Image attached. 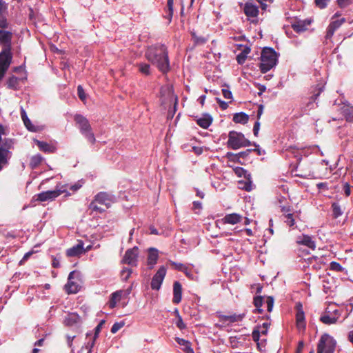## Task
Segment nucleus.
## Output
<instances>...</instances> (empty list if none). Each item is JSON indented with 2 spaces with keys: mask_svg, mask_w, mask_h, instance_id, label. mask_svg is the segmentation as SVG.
Listing matches in <instances>:
<instances>
[{
  "mask_svg": "<svg viewBox=\"0 0 353 353\" xmlns=\"http://www.w3.org/2000/svg\"><path fill=\"white\" fill-rule=\"evenodd\" d=\"M168 52L164 45L157 44L149 47L145 57L148 61L156 65L163 73H166L170 70Z\"/></svg>",
  "mask_w": 353,
  "mask_h": 353,
  "instance_id": "f257e3e1",
  "label": "nucleus"
},
{
  "mask_svg": "<svg viewBox=\"0 0 353 353\" xmlns=\"http://www.w3.org/2000/svg\"><path fill=\"white\" fill-rule=\"evenodd\" d=\"M278 61V55L275 50L271 48H265L262 50L259 68L261 72L265 73L276 66Z\"/></svg>",
  "mask_w": 353,
  "mask_h": 353,
  "instance_id": "f03ea898",
  "label": "nucleus"
},
{
  "mask_svg": "<svg viewBox=\"0 0 353 353\" xmlns=\"http://www.w3.org/2000/svg\"><path fill=\"white\" fill-rule=\"evenodd\" d=\"M68 185H57L56 188L53 190L44 191L41 193L36 194V200L44 202V201H52L56 198L60 196L63 193H65V196L70 195V193L67 191Z\"/></svg>",
  "mask_w": 353,
  "mask_h": 353,
  "instance_id": "7ed1b4c3",
  "label": "nucleus"
},
{
  "mask_svg": "<svg viewBox=\"0 0 353 353\" xmlns=\"http://www.w3.org/2000/svg\"><path fill=\"white\" fill-rule=\"evenodd\" d=\"M336 347V341L325 333L319 340L316 353H334ZM310 353H314V350H311Z\"/></svg>",
  "mask_w": 353,
  "mask_h": 353,
  "instance_id": "20e7f679",
  "label": "nucleus"
},
{
  "mask_svg": "<svg viewBox=\"0 0 353 353\" xmlns=\"http://www.w3.org/2000/svg\"><path fill=\"white\" fill-rule=\"evenodd\" d=\"M74 121L81 133L85 137L88 141L92 144L94 143L96 139L88 120L81 114H76L74 116Z\"/></svg>",
  "mask_w": 353,
  "mask_h": 353,
  "instance_id": "39448f33",
  "label": "nucleus"
},
{
  "mask_svg": "<svg viewBox=\"0 0 353 353\" xmlns=\"http://www.w3.org/2000/svg\"><path fill=\"white\" fill-rule=\"evenodd\" d=\"M82 283L81 273L75 270L72 271L65 285V290L68 294H76L80 290Z\"/></svg>",
  "mask_w": 353,
  "mask_h": 353,
  "instance_id": "423d86ee",
  "label": "nucleus"
},
{
  "mask_svg": "<svg viewBox=\"0 0 353 353\" xmlns=\"http://www.w3.org/2000/svg\"><path fill=\"white\" fill-rule=\"evenodd\" d=\"M13 142L10 139H3L0 137V170L6 166L11 158Z\"/></svg>",
  "mask_w": 353,
  "mask_h": 353,
  "instance_id": "0eeeda50",
  "label": "nucleus"
},
{
  "mask_svg": "<svg viewBox=\"0 0 353 353\" xmlns=\"http://www.w3.org/2000/svg\"><path fill=\"white\" fill-rule=\"evenodd\" d=\"M249 145H250V141L245 139L242 133L234 131L230 132L228 140V146L230 148L237 150Z\"/></svg>",
  "mask_w": 353,
  "mask_h": 353,
  "instance_id": "6e6552de",
  "label": "nucleus"
},
{
  "mask_svg": "<svg viewBox=\"0 0 353 353\" xmlns=\"http://www.w3.org/2000/svg\"><path fill=\"white\" fill-rule=\"evenodd\" d=\"M11 49L6 48L0 52V81L3 78L12 63V53Z\"/></svg>",
  "mask_w": 353,
  "mask_h": 353,
  "instance_id": "1a4fd4ad",
  "label": "nucleus"
},
{
  "mask_svg": "<svg viewBox=\"0 0 353 353\" xmlns=\"http://www.w3.org/2000/svg\"><path fill=\"white\" fill-rule=\"evenodd\" d=\"M234 172L238 176H244L247 179V181H239V184L243 185L241 188L242 189L245 190L246 191H251L253 188V184L252 181L250 180V174L248 173L243 168L240 167L236 168L234 169Z\"/></svg>",
  "mask_w": 353,
  "mask_h": 353,
  "instance_id": "9d476101",
  "label": "nucleus"
},
{
  "mask_svg": "<svg viewBox=\"0 0 353 353\" xmlns=\"http://www.w3.org/2000/svg\"><path fill=\"white\" fill-rule=\"evenodd\" d=\"M167 270L164 266H161L156 274L153 276L151 281V288L154 290H159L164 280Z\"/></svg>",
  "mask_w": 353,
  "mask_h": 353,
  "instance_id": "9b49d317",
  "label": "nucleus"
},
{
  "mask_svg": "<svg viewBox=\"0 0 353 353\" xmlns=\"http://www.w3.org/2000/svg\"><path fill=\"white\" fill-rule=\"evenodd\" d=\"M138 254L139 250L137 247H134L132 249H129L125 252L122 261L124 263L130 265H136Z\"/></svg>",
  "mask_w": 353,
  "mask_h": 353,
  "instance_id": "f8f14e48",
  "label": "nucleus"
},
{
  "mask_svg": "<svg viewBox=\"0 0 353 353\" xmlns=\"http://www.w3.org/2000/svg\"><path fill=\"white\" fill-rule=\"evenodd\" d=\"M12 33L10 31L0 29V47L12 48Z\"/></svg>",
  "mask_w": 353,
  "mask_h": 353,
  "instance_id": "ddd939ff",
  "label": "nucleus"
},
{
  "mask_svg": "<svg viewBox=\"0 0 353 353\" xmlns=\"http://www.w3.org/2000/svg\"><path fill=\"white\" fill-rule=\"evenodd\" d=\"M85 254L84 243L82 241H79L78 243L66 250V254L70 257L80 256Z\"/></svg>",
  "mask_w": 353,
  "mask_h": 353,
  "instance_id": "4468645a",
  "label": "nucleus"
},
{
  "mask_svg": "<svg viewBox=\"0 0 353 353\" xmlns=\"http://www.w3.org/2000/svg\"><path fill=\"white\" fill-rule=\"evenodd\" d=\"M296 243L299 245H305L312 250H314L316 248V243L308 235L303 234L297 236Z\"/></svg>",
  "mask_w": 353,
  "mask_h": 353,
  "instance_id": "2eb2a0df",
  "label": "nucleus"
},
{
  "mask_svg": "<svg viewBox=\"0 0 353 353\" xmlns=\"http://www.w3.org/2000/svg\"><path fill=\"white\" fill-rule=\"evenodd\" d=\"M159 259V251L157 249L150 248L148 249V256L147 259V263L149 269H152L157 264Z\"/></svg>",
  "mask_w": 353,
  "mask_h": 353,
  "instance_id": "dca6fc26",
  "label": "nucleus"
},
{
  "mask_svg": "<svg viewBox=\"0 0 353 353\" xmlns=\"http://www.w3.org/2000/svg\"><path fill=\"white\" fill-rule=\"evenodd\" d=\"M243 12L249 18L256 17L259 14V8L252 2H247L243 6Z\"/></svg>",
  "mask_w": 353,
  "mask_h": 353,
  "instance_id": "f3484780",
  "label": "nucleus"
},
{
  "mask_svg": "<svg viewBox=\"0 0 353 353\" xmlns=\"http://www.w3.org/2000/svg\"><path fill=\"white\" fill-rule=\"evenodd\" d=\"M334 314H329V312L321 316V321L327 325L336 323L339 318L340 313L338 310L334 311Z\"/></svg>",
  "mask_w": 353,
  "mask_h": 353,
  "instance_id": "a211bd4d",
  "label": "nucleus"
},
{
  "mask_svg": "<svg viewBox=\"0 0 353 353\" xmlns=\"http://www.w3.org/2000/svg\"><path fill=\"white\" fill-rule=\"evenodd\" d=\"M95 201L108 208L113 201V197L106 192H100L96 195Z\"/></svg>",
  "mask_w": 353,
  "mask_h": 353,
  "instance_id": "6ab92c4d",
  "label": "nucleus"
},
{
  "mask_svg": "<svg viewBox=\"0 0 353 353\" xmlns=\"http://www.w3.org/2000/svg\"><path fill=\"white\" fill-rule=\"evenodd\" d=\"M311 22L310 19L299 20L294 22L292 27L295 32H301L307 30Z\"/></svg>",
  "mask_w": 353,
  "mask_h": 353,
  "instance_id": "aec40b11",
  "label": "nucleus"
},
{
  "mask_svg": "<svg viewBox=\"0 0 353 353\" xmlns=\"http://www.w3.org/2000/svg\"><path fill=\"white\" fill-rule=\"evenodd\" d=\"M243 217L237 213H232L226 214L223 219V223L227 224L234 225L241 221Z\"/></svg>",
  "mask_w": 353,
  "mask_h": 353,
  "instance_id": "412c9836",
  "label": "nucleus"
},
{
  "mask_svg": "<svg viewBox=\"0 0 353 353\" xmlns=\"http://www.w3.org/2000/svg\"><path fill=\"white\" fill-rule=\"evenodd\" d=\"M182 286L179 281H175L173 285V299L175 304H178L181 301Z\"/></svg>",
  "mask_w": 353,
  "mask_h": 353,
  "instance_id": "4be33fe9",
  "label": "nucleus"
},
{
  "mask_svg": "<svg viewBox=\"0 0 353 353\" xmlns=\"http://www.w3.org/2000/svg\"><path fill=\"white\" fill-rule=\"evenodd\" d=\"M245 316V314H233L231 315H221L220 316V319L222 322H228V323H236L241 321Z\"/></svg>",
  "mask_w": 353,
  "mask_h": 353,
  "instance_id": "5701e85b",
  "label": "nucleus"
},
{
  "mask_svg": "<svg viewBox=\"0 0 353 353\" xmlns=\"http://www.w3.org/2000/svg\"><path fill=\"white\" fill-rule=\"evenodd\" d=\"M7 10V5L3 0H0V28H6L8 27L6 12Z\"/></svg>",
  "mask_w": 353,
  "mask_h": 353,
  "instance_id": "b1692460",
  "label": "nucleus"
},
{
  "mask_svg": "<svg viewBox=\"0 0 353 353\" xmlns=\"http://www.w3.org/2000/svg\"><path fill=\"white\" fill-rule=\"evenodd\" d=\"M296 327L299 331H303L305 328V314L302 309H298L296 316Z\"/></svg>",
  "mask_w": 353,
  "mask_h": 353,
  "instance_id": "393cba45",
  "label": "nucleus"
},
{
  "mask_svg": "<svg viewBox=\"0 0 353 353\" xmlns=\"http://www.w3.org/2000/svg\"><path fill=\"white\" fill-rule=\"evenodd\" d=\"M212 122V118L210 114H205L201 117L196 119L197 124L204 128H208Z\"/></svg>",
  "mask_w": 353,
  "mask_h": 353,
  "instance_id": "a878e982",
  "label": "nucleus"
},
{
  "mask_svg": "<svg viewBox=\"0 0 353 353\" xmlns=\"http://www.w3.org/2000/svg\"><path fill=\"white\" fill-rule=\"evenodd\" d=\"M80 320L79 316L77 313H69L64 319V323L68 326H72Z\"/></svg>",
  "mask_w": 353,
  "mask_h": 353,
  "instance_id": "bb28decb",
  "label": "nucleus"
},
{
  "mask_svg": "<svg viewBox=\"0 0 353 353\" xmlns=\"http://www.w3.org/2000/svg\"><path fill=\"white\" fill-rule=\"evenodd\" d=\"M176 341L185 353H194V350L191 347V343L190 341L179 337L176 338Z\"/></svg>",
  "mask_w": 353,
  "mask_h": 353,
  "instance_id": "cd10ccee",
  "label": "nucleus"
},
{
  "mask_svg": "<svg viewBox=\"0 0 353 353\" xmlns=\"http://www.w3.org/2000/svg\"><path fill=\"white\" fill-rule=\"evenodd\" d=\"M35 142L39 148L43 152L53 153L56 150V148L54 145H50L46 142L38 140H37Z\"/></svg>",
  "mask_w": 353,
  "mask_h": 353,
  "instance_id": "c85d7f7f",
  "label": "nucleus"
},
{
  "mask_svg": "<svg viewBox=\"0 0 353 353\" xmlns=\"http://www.w3.org/2000/svg\"><path fill=\"white\" fill-rule=\"evenodd\" d=\"M123 291L122 290H118L114 292H113L111 294L110 301H109V307L112 309L115 307L117 303L121 300L122 296Z\"/></svg>",
  "mask_w": 353,
  "mask_h": 353,
  "instance_id": "c756f323",
  "label": "nucleus"
},
{
  "mask_svg": "<svg viewBox=\"0 0 353 353\" xmlns=\"http://www.w3.org/2000/svg\"><path fill=\"white\" fill-rule=\"evenodd\" d=\"M268 333V329L263 328L262 327H258L257 329H254L252 332V339L253 340L257 343V345L259 347L261 344L259 343L260 339V334H262L263 335H266Z\"/></svg>",
  "mask_w": 353,
  "mask_h": 353,
  "instance_id": "7c9ffc66",
  "label": "nucleus"
},
{
  "mask_svg": "<svg viewBox=\"0 0 353 353\" xmlns=\"http://www.w3.org/2000/svg\"><path fill=\"white\" fill-rule=\"evenodd\" d=\"M343 114L347 121L353 122V106L345 105L343 108Z\"/></svg>",
  "mask_w": 353,
  "mask_h": 353,
  "instance_id": "2f4dec72",
  "label": "nucleus"
},
{
  "mask_svg": "<svg viewBox=\"0 0 353 353\" xmlns=\"http://www.w3.org/2000/svg\"><path fill=\"white\" fill-rule=\"evenodd\" d=\"M248 115L244 112L236 113L233 117V121L236 123L245 124L248 121Z\"/></svg>",
  "mask_w": 353,
  "mask_h": 353,
  "instance_id": "473e14b6",
  "label": "nucleus"
},
{
  "mask_svg": "<svg viewBox=\"0 0 353 353\" xmlns=\"http://www.w3.org/2000/svg\"><path fill=\"white\" fill-rule=\"evenodd\" d=\"M21 115L26 127L30 131H34V127L32 126L30 120L28 119L26 112L23 108H21Z\"/></svg>",
  "mask_w": 353,
  "mask_h": 353,
  "instance_id": "72a5a7b5",
  "label": "nucleus"
},
{
  "mask_svg": "<svg viewBox=\"0 0 353 353\" xmlns=\"http://www.w3.org/2000/svg\"><path fill=\"white\" fill-rule=\"evenodd\" d=\"M19 84V78L15 76L10 77L7 81L8 88L13 90H17Z\"/></svg>",
  "mask_w": 353,
  "mask_h": 353,
  "instance_id": "f704fd0d",
  "label": "nucleus"
},
{
  "mask_svg": "<svg viewBox=\"0 0 353 353\" xmlns=\"http://www.w3.org/2000/svg\"><path fill=\"white\" fill-rule=\"evenodd\" d=\"M249 52H250V49L246 48L236 56V61L239 64H243L245 63V61L247 59V56Z\"/></svg>",
  "mask_w": 353,
  "mask_h": 353,
  "instance_id": "c9c22d12",
  "label": "nucleus"
},
{
  "mask_svg": "<svg viewBox=\"0 0 353 353\" xmlns=\"http://www.w3.org/2000/svg\"><path fill=\"white\" fill-rule=\"evenodd\" d=\"M139 70L140 72L145 75H149L150 74V66L148 63H140L138 64Z\"/></svg>",
  "mask_w": 353,
  "mask_h": 353,
  "instance_id": "e433bc0d",
  "label": "nucleus"
},
{
  "mask_svg": "<svg viewBox=\"0 0 353 353\" xmlns=\"http://www.w3.org/2000/svg\"><path fill=\"white\" fill-rule=\"evenodd\" d=\"M346 21L345 18H341L339 19L334 20L332 19V22L330 23L329 26L334 30H336L338 28L341 27V26Z\"/></svg>",
  "mask_w": 353,
  "mask_h": 353,
  "instance_id": "4c0bfd02",
  "label": "nucleus"
},
{
  "mask_svg": "<svg viewBox=\"0 0 353 353\" xmlns=\"http://www.w3.org/2000/svg\"><path fill=\"white\" fill-rule=\"evenodd\" d=\"M43 157L40 154H36L31 158L30 165L32 168H37L42 161Z\"/></svg>",
  "mask_w": 353,
  "mask_h": 353,
  "instance_id": "58836bf2",
  "label": "nucleus"
},
{
  "mask_svg": "<svg viewBox=\"0 0 353 353\" xmlns=\"http://www.w3.org/2000/svg\"><path fill=\"white\" fill-rule=\"evenodd\" d=\"M192 37L196 45H203L208 40L207 38L204 37L197 36L195 32H192Z\"/></svg>",
  "mask_w": 353,
  "mask_h": 353,
  "instance_id": "ea45409f",
  "label": "nucleus"
},
{
  "mask_svg": "<svg viewBox=\"0 0 353 353\" xmlns=\"http://www.w3.org/2000/svg\"><path fill=\"white\" fill-rule=\"evenodd\" d=\"M332 207L334 218H338L343 214L341 206L338 203H334Z\"/></svg>",
  "mask_w": 353,
  "mask_h": 353,
  "instance_id": "a19ab883",
  "label": "nucleus"
},
{
  "mask_svg": "<svg viewBox=\"0 0 353 353\" xmlns=\"http://www.w3.org/2000/svg\"><path fill=\"white\" fill-rule=\"evenodd\" d=\"M254 304L256 307V310L259 312H262V309L261 307H262L263 304V299L262 296H256L254 299Z\"/></svg>",
  "mask_w": 353,
  "mask_h": 353,
  "instance_id": "79ce46f5",
  "label": "nucleus"
},
{
  "mask_svg": "<svg viewBox=\"0 0 353 353\" xmlns=\"http://www.w3.org/2000/svg\"><path fill=\"white\" fill-rule=\"evenodd\" d=\"M132 274V270L128 268H124L121 272V279L127 281Z\"/></svg>",
  "mask_w": 353,
  "mask_h": 353,
  "instance_id": "37998d69",
  "label": "nucleus"
},
{
  "mask_svg": "<svg viewBox=\"0 0 353 353\" xmlns=\"http://www.w3.org/2000/svg\"><path fill=\"white\" fill-rule=\"evenodd\" d=\"M284 218H285V222L286 223V224L288 226H290V227L294 226V225L295 224V221H294V219L293 218V214H292L288 213L287 214L284 215Z\"/></svg>",
  "mask_w": 353,
  "mask_h": 353,
  "instance_id": "c03bdc74",
  "label": "nucleus"
},
{
  "mask_svg": "<svg viewBox=\"0 0 353 353\" xmlns=\"http://www.w3.org/2000/svg\"><path fill=\"white\" fill-rule=\"evenodd\" d=\"M92 336L90 340L87 343L86 347L88 349V353H90L92 351V347H94L95 344V341L97 338H94V336H92V334H87V337L89 336Z\"/></svg>",
  "mask_w": 353,
  "mask_h": 353,
  "instance_id": "a18cd8bd",
  "label": "nucleus"
},
{
  "mask_svg": "<svg viewBox=\"0 0 353 353\" xmlns=\"http://www.w3.org/2000/svg\"><path fill=\"white\" fill-rule=\"evenodd\" d=\"M125 325L123 321L116 322L113 324L111 328V332L115 334L121 328H122Z\"/></svg>",
  "mask_w": 353,
  "mask_h": 353,
  "instance_id": "49530a36",
  "label": "nucleus"
},
{
  "mask_svg": "<svg viewBox=\"0 0 353 353\" xmlns=\"http://www.w3.org/2000/svg\"><path fill=\"white\" fill-rule=\"evenodd\" d=\"M265 304L267 307V310L270 312L272 310L274 306V299L272 296H268L266 298Z\"/></svg>",
  "mask_w": 353,
  "mask_h": 353,
  "instance_id": "de8ad7c7",
  "label": "nucleus"
},
{
  "mask_svg": "<svg viewBox=\"0 0 353 353\" xmlns=\"http://www.w3.org/2000/svg\"><path fill=\"white\" fill-rule=\"evenodd\" d=\"M175 325L181 330H183L186 328V325L185 323H184L181 316H179V317L176 319L175 321Z\"/></svg>",
  "mask_w": 353,
  "mask_h": 353,
  "instance_id": "09e8293b",
  "label": "nucleus"
},
{
  "mask_svg": "<svg viewBox=\"0 0 353 353\" xmlns=\"http://www.w3.org/2000/svg\"><path fill=\"white\" fill-rule=\"evenodd\" d=\"M82 185H83V182L81 181H79L76 182L74 184L71 185L69 187V189L70 190H72L73 192H75L77 190H79L82 187Z\"/></svg>",
  "mask_w": 353,
  "mask_h": 353,
  "instance_id": "8fccbe9b",
  "label": "nucleus"
},
{
  "mask_svg": "<svg viewBox=\"0 0 353 353\" xmlns=\"http://www.w3.org/2000/svg\"><path fill=\"white\" fill-rule=\"evenodd\" d=\"M105 323V321L102 320L101 322L97 325V326L94 329V334L93 336H94V338H98L99 334L101 332V330L102 328L103 325Z\"/></svg>",
  "mask_w": 353,
  "mask_h": 353,
  "instance_id": "3c124183",
  "label": "nucleus"
},
{
  "mask_svg": "<svg viewBox=\"0 0 353 353\" xmlns=\"http://www.w3.org/2000/svg\"><path fill=\"white\" fill-rule=\"evenodd\" d=\"M330 268L332 270L337 272H341L343 270V267L339 263L334 261L330 263Z\"/></svg>",
  "mask_w": 353,
  "mask_h": 353,
  "instance_id": "603ef678",
  "label": "nucleus"
},
{
  "mask_svg": "<svg viewBox=\"0 0 353 353\" xmlns=\"http://www.w3.org/2000/svg\"><path fill=\"white\" fill-rule=\"evenodd\" d=\"M330 0H315V3L316 6H318L320 8H325Z\"/></svg>",
  "mask_w": 353,
  "mask_h": 353,
  "instance_id": "864d4df0",
  "label": "nucleus"
},
{
  "mask_svg": "<svg viewBox=\"0 0 353 353\" xmlns=\"http://www.w3.org/2000/svg\"><path fill=\"white\" fill-rule=\"evenodd\" d=\"M78 96L81 100L84 101L86 98L85 92L81 85H79L77 88Z\"/></svg>",
  "mask_w": 353,
  "mask_h": 353,
  "instance_id": "5fc2aeb1",
  "label": "nucleus"
},
{
  "mask_svg": "<svg viewBox=\"0 0 353 353\" xmlns=\"http://www.w3.org/2000/svg\"><path fill=\"white\" fill-rule=\"evenodd\" d=\"M169 263L174 267V268L177 270L183 271V269L185 268L184 265L182 263H176L172 261H169Z\"/></svg>",
  "mask_w": 353,
  "mask_h": 353,
  "instance_id": "6e6d98bb",
  "label": "nucleus"
},
{
  "mask_svg": "<svg viewBox=\"0 0 353 353\" xmlns=\"http://www.w3.org/2000/svg\"><path fill=\"white\" fill-rule=\"evenodd\" d=\"M222 93L223 97L227 99H231L232 98V94L231 91L228 89H223Z\"/></svg>",
  "mask_w": 353,
  "mask_h": 353,
  "instance_id": "4d7b16f0",
  "label": "nucleus"
},
{
  "mask_svg": "<svg viewBox=\"0 0 353 353\" xmlns=\"http://www.w3.org/2000/svg\"><path fill=\"white\" fill-rule=\"evenodd\" d=\"M339 7L345 8L350 3V0H336Z\"/></svg>",
  "mask_w": 353,
  "mask_h": 353,
  "instance_id": "13d9d810",
  "label": "nucleus"
},
{
  "mask_svg": "<svg viewBox=\"0 0 353 353\" xmlns=\"http://www.w3.org/2000/svg\"><path fill=\"white\" fill-rule=\"evenodd\" d=\"M97 202L95 201V200L94 201L91 202L90 204V208L94 211L102 212L103 210L99 208L97 205Z\"/></svg>",
  "mask_w": 353,
  "mask_h": 353,
  "instance_id": "bf43d9fd",
  "label": "nucleus"
},
{
  "mask_svg": "<svg viewBox=\"0 0 353 353\" xmlns=\"http://www.w3.org/2000/svg\"><path fill=\"white\" fill-rule=\"evenodd\" d=\"M260 128V123L259 121H256L253 127V133L254 136L257 137Z\"/></svg>",
  "mask_w": 353,
  "mask_h": 353,
  "instance_id": "052dcab7",
  "label": "nucleus"
},
{
  "mask_svg": "<svg viewBox=\"0 0 353 353\" xmlns=\"http://www.w3.org/2000/svg\"><path fill=\"white\" fill-rule=\"evenodd\" d=\"M335 31V30L328 26L325 36L326 39H330L333 36Z\"/></svg>",
  "mask_w": 353,
  "mask_h": 353,
  "instance_id": "680f3d73",
  "label": "nucleus"
},
{
  "mask_svg": "<svg viewBox=\"0 0 353 353\" xmlns=\"http://www.w3.org/2000/svg\"><path fill=\"white\" fill-rule=\"evenodd\" d=\"M173 0H168V7L170 11V14L172 16L173 12Z\"/></svg>",
  "mask_w": 353,
  "mask_h": 353,
  "instance_id": "e2e57ef3",
  "label": "nucleus"
},
{
  "mask_svg": "<svg viewBox=\"0 0 353 353\" xmlns=\"http://www.w3.org/2000/svg\"><path fill=\"white\" fill-rule=\"evenodd\" d=\"M344 192L346 196H349L350 194V185L347 184V183H345L344 185Z\"/></svg>",
  "mask_w": 353,
  "mask_h": 353,
  "instance_id": "0e129e2a",
  "label": "nucleus"
},
{
  "mask_svg": "<svg viewBox=\"0 0 353 353\" xmlns=\"http://www.w3.org/2000/svg\"><path fill=\"white\" fill-rule=\"evenodd\" d=\"M316 185L319 190H321V189L327 190L328 189L327 183H319Z\"/></svg>",
  "mask_w": 353,
  "mask_h": 353,
  "instance_id": "69168bd1",
  "label": "nucleus"
},
{
  "mask_svg": "<svg viewBox=\"0 0 353 353\" xmlns=\"http://www.w3.org/2000/svg\"><path fill=\"white\" fill-rule=\"evenodd\" d=\"M192 150L196 154H201L203 152V148L201 147H193Z\"/></svg>",
  "mask_w": 353,
  "mask_h": 353,
  "instance_id": "338daca9",
  "label": "nucleus"
},
{
  "mask_svg": "<svg viewBox=\"0 0 353 353\" xmlns=\"http://www.w3.org/2000/svg\"><path fill=\"white\" fill-rule=\"evenodd\" d=\"M266 90V87L263 85H259V95H261Z\"/></svg>",
  "mask_w": 353,
  "mask_h": 353,
  "instance_id": "774afa93",
  "label": "nucleus"
}]
</instances>
